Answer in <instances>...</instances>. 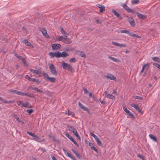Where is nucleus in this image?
<instances>
[{"label":"nucleus","mask_w":160,"mask_h":160,"mask_svg":"<svg viewBox=\"0 0 160 160\" xmlns=\"http://www.w3.org/2000/svg\"><path fill=\"white\" fill-rule=\"evenodd\" d=\"M29 104L27 102H22V105H21V106L22 107H30L31 108L32 107L31 106H29Z\"/></svg>","instance_id":"21"},{"label":"nucleus","mask_w":160,"mask_h":160,"mask_svg":"<svg viewBox=\"0 0 160 160\" xmlns=\"http://www.w3.org/2000/svg\"><path fill=\"white\" fill-rule=\"evenodd\" d=\"M78 105L80 107V108L82 109L84 111H87L88 112H89V110L88 109L85 107H84L82 104L80 102H78Z\"/></svg>","instance_id":"18"},{"label":"nucleus","mask_w":160,"mask_h":160,"mask_svg":"<svg viewBox=\"0 0 160 160\" xmlns=\"http://www.w3.org/2000/svg\"><path fill=\"white\" fill-rule=\"evenodd\" d=\"M34 90L40 93H43V92L42 91L39 89L38 88L36 87H35L34 88Z\"/></svg>","instance_id":"36"},{"label":"nucleus","mask_w":160,"mask_h":160,"mask_svg":"<svg viewBox=\"0 0 160 160\" xmlns=\"http://www.w3.org/2000/svg\"><path fill=\"white\" fill-rule=\"evenodd\" d=\"M68 128L70 131L73 132L74 135L80 141L81 140L80 137L79 135L76 128L70 125L68 126Z\"/></svg>","instance_id":"1"},{"label":"nucleus","mask_w":160,"mask_h":160,"mask_svg":"<svg viewBox=\"0 0 160 160\" xmlns=\"http://www.w3.org/2000/svg\"><path fill=\"white\" fill-rule=\"evenodd\" d=\"M63 42L67 44H70L71 43V41L68 38L66 40H65Z\"/></svg>","instance_id":"34"},{"label":"nucleus","mask_w":160,"mask_h":160,"mask_svg":"<svg viewBox=\"0 0 160 160\" xmlns=\"http://www.w3.org/2000/svg\"><path fill=\"white\" fill-rule=\"evenodd\" d=\"M123 109L125 112L129 116H133V114L129 111L125 107H123Z\"/></svg>","instance_id":"19"},{"label":"nucleus","mask_w":160,"mask_h":160,"mask_svg":"<svg viewBox=\"0 0 160 160\" xmlns=\"http://www.w3.org/2000/svg\"><path fill=\"white\" fill-rule=\"evenodd\" d=\"M122 6L123 8L128 12H132V10L125 4H123Z\"/></svg>","instance_id":"11"},{"label":"nucleus","mask_w":160,"mask_h":160,"mask_svg":"<svg viewBox=\"0 0 160 160\" xmlns=\"http://www.w3.org/2000/svg\"><path fill=\"white\" fill-rule=\"evenodd\" d=\"M152 59L155 62H159L160 61V59L157 57H152Z\"/></svg>","instance_id":"27"},{"label":"nucleus","mask_w":160,"mask_h":160,"mask_svg":"<svg viewBox=\"0 0 160 160\" xmlns=\"http://www.w3.org/2000/svg\"><path fill=\"white\" fill-rule=\"evenodd\" d=\"M62 66L64 69L67 70L69 71H72V67L69 64L63 62L62 64Z\"/></svg>","instance_id":"4"},{"label":"nucleus","mask_w":160,"mask_h":160,"mask_svg":"<svg viewBox=\"0 0 160 160\" xmlns=\"http://www.w3.org/2000/svg\"><path fill=\"white\" fill-rule=\"evenodd\" d=\"M79 55L82 57L86 58V55L84 53V52L82 51H79Z\"/></svg>","instance_id":"28"},{"label":"nucleus","mask_w":160,"mask_h":160,"mask_svg":"<svg viewBox=\"0 0 160 160\" xmlns=\"http://www.w3.org/2000/svg\"><path fill=\"white\" fill-rule=\"evenodd\" d=\"M91 148L93 150L96 152H97V153L98 152V151L97 149L95 147H94L93 146H91Z\"/></svg>","instance_id":"42"},{"label":"nucleus","mask_w":160,"mask_h":160,"mask_svg":"<svg viewBox=\"0 0 160 160\" xmlns=\"http://www.w3.org/2000/svg\"><path fill=\"white\" fill-rule=\"evenodd\" d=\"M73 142V143L75 145H76L77 147H79V145L74 140V141Z\"/></svg>","instance_id":"56"},{"label":"nucleus","mask_w":160,"mask_h":160,"mask_svg":"<svg viewBox=\"0 0 160 160\" xmlns=\"http://www.w3.org/2000/svg\"><path fill=\"white\" fill-rule=\"evenodd\" d=\"M25 94L26 95H25V96H26L29 97H31V96L30 94L25 93Z\"/></svg>","instance_id":"59"},{"label":"nucleus","mask_w":160,"mask_h":160,"mask_svg":"<svg viewBox=\"0 0 160 160\" xmlns=\"http://www.w3.org/2000/svg\"><path fill=\"white\" fill-rule=\"evenodd\" d=\"M22 103V102L21 101H18L17 102V104L18 105L21 106Z\"/></svg>","instance_id":"54"},{"label":"nucleus","mask_w":160,"mask_h":160,"mask_svg":"<svg viewBox=\"0 0 160 160\" xmlns=\"http://www.w3.org/2000/svg\"><path fill=\"white\" fill-rule=\"evenodd\" d=\"M59 52L57 51L55 52H50L49 53V55L51 57H56L57 58H59L58 55Z\"/></svg>","instance_id":"10"},{"label":"nucleus","mask_w":160,"mask_h":160,"mask_svg":"<svg viewBox=\"0 0 160 160\" xmlns=\"http://www.w3.org/2000/svg\"><path fill=\"white\" fill-rule=\"evenodd\" d=\"M131 106L133 107H134L137 111H138L139 112H141V109L138 107V105L137 104H132L131 105Z\"/></svg>","instance_id":"20"},{"label":"nucleus","mask_w":160,"mask_h":160,"mask_svg":"<svg viewBox=\"0 0 160 160\" xmlns=\"http://www.w3.org/2000/svg\"><path fill=\"white\" fill-rule=\"evenodd\" d=\"M14 117L17 121H18L19 122H20V119L16 115L14 114Z\"/></svg>","instance_id":"40"},{"label":"nucleus","mask_w":160,"mask_h":160,"mask_svg":"<svg viewBox=\"0 0 160 160\" xmlns=\"http://www.w3.org/2000/svg\"><path fill=\"white\" fill-rule=\"evenodd\" d=\"M30 81H33V82H38V83H39L40 82L38 80H36V79L35 78H31V79L30 80Z\"/></svg>","instance_id":"37"},{"label":"nucleus","mask_w":160,"mask_h":160,"mask_svg":"<svg viewBox=\"0 0 160 160\" xmlns=\"http://www.w3.org/2000/svg\"><path fill=\"white\" fill-rule=\"evenodd\" d=\"M69 61L70 62H76V60L75 58H73L70 59Z\"/></svg>","instance_id":"45"},{"label":"nucleus","mask_w":160,"mask_h":160,"mask_svg":"<svg viewBox=\"0 0 160 160\" xmlns=\"http://www.w3.org/2000/svg\"><path fill=\"white\" fill-rule=\"evenodd\" d=\"M22 61L25 66H28V64L25 60V58H24L22 60Z\"/></svg>","instance_id":"47"},{"label":"nucleus","mask_w":160,"mask_h":160,"mask_svg":"<svg viewBox=\"0 0 160 160\" xmlns=\"http://www.w3.org/2000/svg\"><path fill=\"white\" fill-rule=\"evenodd\" d=\"M40 31H41L43 34V35L46 38H50L49 36L47 34V32L46 30L44 28H41Z\"/></svg>","instance_id":"8"},{"label":"nucleus","mask_w":160,"mask_h":160,"mask_svg":"<svg viewBox=\"0 0 160 160\" xmlns=\"http://www.w3.org/2000/svg\"><path fill=\"white\" fill-rule=\"evenodd\" d=\"M103 5H102L101 4H98L96 5L97 7L99 8H100Z\"/></svg>","instance_id":"62"},{"label":"nucleus","mask_w":160,"mask_h":160,"mask_svg":"<svg viewBox=\"0 0 160 160\" xmlns=\"http://www.w3.org/2000/svg\"><path fill=\"white\" fill-rule=\"evenodd\" d=\"M130 24L132 26H134L135 23H134V21L133 20H132L130 21H129Z\"/></svg>","instance_id":"41"},{"label":"nucleus","mask_w":160,"mask_h":160,"mask_svg":"<svg viewBox=\"0 0 160 160\" xmlns=\"http://www.w3.org/2000/svg\"><path fill=\"white\" fill-rule=\"evenodd\" d=\"M52 49L55 50H57L61 47V45L59 44L54 43L52 45Z\"/></svg>","instance_id":"9"},{"label":"nucleus","mask_w":160,"mask_h":160,"mask_svg":"<svg viewBox=\"0 0 160 160\" xmlns=\"http://www.w3.org/2000/svg\"><path fill=\"white\" fill-rule=\"evenodd\" d=\"M83 90L84 91V92L85 94H86L88 93V91L87 89L84 88L83 89Z\"/></svg>","instance_id":"57"},{"label":"nucleus","mask_w":160,"mask_h":160,"mask_svg":"<svg viewBox=\"0 0 160 160\" xmlns=\"http://www.w3.org/2000/svg\"><path fill=\"white\" fill-rule=\"evenodd\" d=\"M26 112L30 114L33 112V110L32 109H28L26 110Z\"/></svg>","instance_id":"49"},{"label":"nucleus","mask_w":160,"mask_h":160,"mask_svg":"<svg viewBox=\"0 0 160 160\" xmlns=\"http://www.w3.org/2000/svg\"><path fill=\"white\" fill-rule=\"evenodd\" d=\"M67 156L69 157L71 159L72 157H72L71 156V154L68 153V152H67L66 154H65Z\"/></svg>","instance_id":"51"},{"label":"nucleus","mask_w":160,"mask_h":160,"mask_svg":"<svg viewBox=\"0 0 160 160\" xmlns=\"http://www.w3.org/2000/svg\"><path fill=\"white\" fill-rule=\"evenodd\" d=\"M44 76L46 78L47 80L51 82H55V78L54 77H49L48 74L45 73L44 74Z\"/></svg>","instance_id":"6"},{"label":"nucleus","mask_w":160,"mask_h":160,"mask_svg":"<svg viewBox=\"0 0 160 160\" xmlns=\"http://www.w3.org/2000/svg\"><path fill=\"white\" fill-rule=\"evenodd\" d=\"M100 8L99 12L100 13H102L105 11V7L104 6H102Z\"/></svg>","instance_id":"32"},{"label":"nucleus","mask_w":160,"mask_h":160,"mask_svg":"<svg viewBox=\"0 0 160 160\" xmlns=\"http://www.w3.org/2000/svg\"><path fill=\"white\" fill-rule=\"evenodd\" d=\"M64 37L63 36H61L59 38L58 40L59 41H62L63 42L64 41Z\"/></svg>","instance_id":"46"},{"label":"nucleus","mask_w":160,"mask_h":160,"mask_svg":"<svg viewBox=\"0 0 160 160\" xmlns=\"http://www.w3.org/2000/svg\"><path fill=\"white\" fill-rule=\"evenodd\" d=\"M140 0H132L131 1L132 3L133 4H136L138 3Z\"/></svg>","instance_id":"35"},{"label":"nucleus","mask_w":160,"mask_h":160,"mask_svg":"<svg viewBox=\"0 0 160 160\" xmlns=\"http://www.w3.org/2000/svg\"><path fill=\"white\" fill-rule=\"evenodd\" d=\"M148 63H147V64H144L143 66V67L142 68V69L141 70V73H142L143 72L145 68H146L147 70H148Z\"/></svg>","instance_id":"22"},{"label":"nucleus","mask_w":160,"mask_h":160,"mask_svg":"<svg viewBox=\"0 0 160 160\" xmlns=\"http://www.w3.org/2000/svg\"><path fill=\"white\" fill-rule=\"evenodd\" d=\"M112 43L114 45L116 46L119 47H125L126 46V45L125 44H119L117 42H112Z\"/></svg>","instance_id":"13"},{"label":"nucleus","mask_w":160,"mask_h":160,"mask_svg":"<svg viewBox=\"0 0 160 160\" xmlns=\"http://www.w3.org/2000/svg\"><path fill=\"white\" fill-rule=\"evenodd\" d=\"M25 94L26 95H25V96H26L29 97H31V96L30 94L25 93Z\"/></svg>","instance_id":"58"},{"label":"nucleus","mask_w":160,"mask_h":160,"mask_svg":"<svg viewBox=\"0 0 160 160\" xmlns=\"http://www.w3.org/2000/svg\"><path fill=\"white\" fill-rule=\"evenodd\" d=\"M104 93L106 95V97L107 98L112 100H115V99L116 98L114 96L111 94L108 93L107 91L104 92Z\"/></svg>","instance_id":"7"},{"label":"nucleus","mask_w":160,"mask_h":160,"mask_svg":"<svg viewBox=\"0 0 160 160\" xmlns=\"http://www.w3.org/2000/svg\"><path fill=\"white\" fill-rule=\"evenodd\" d=\"M25 78L30 81L31 78L28 75H26L25 76Z\"/></svg>","instance_id":"53"},{"label":"nucleus","mask_w":160,"mask_h":160,"mask_svg":"<svg viewBox=\"0 0 160 160\" xmlns=\"http://www.w3.org/2000/svg\"><path fill=\"white\" fill-rule=\"evenodd\" d=\"M73 142V143L75 145H76L77 147H79V145L74 140V141Z\"/></svg>","instance_id":"55"},{"label":"nucleus","mask_w":160,"mask_h":160,"mask_svg":"<svg viewBox=\"0 0 160 160\" xmlns=\"http://www.w3.org/2000/svg\"><path fill=\"white\" fill-rule=\"evenodd\" d=\"M152 64L154 66L156 67L157 68L160 69V64L156 63H153Z\"/></svg>","instance_id":"39"},{"label":"nucleus","mask_w":160,"mask_h":160,"mask_svg":"<svg viewBox=\"0 0 160 160\" xmlns=\"http://www.w3.org/2000/svg\"><path fill=\"white\" fill-rule=\"evenodd\" d=\"M61 32L62 34L65 35L66 34V32L62 28H61Z\"/></svg>","instance_id":"44"},{"label":"nucleus","mask_w":160,"mask_h":160,"mask_svg":"<svg viewBox=\"0 0 160 160\" xmlns=\"http://www.w3.org/2000/svg\"><path fill=\"white\" fill-rule=\"evenodd\" d=\"M29 71L32 73L39 75L41 74V72L39 70H35L32 69H30Z\"/></svg>","instance_id":"16"},{"label":"nucleus","mask_w":160,"mask_h":160,"mask_svg":"<svg viewBox=\"0 0 160 160\" xmlns=\"http://www.w3.org/2000/svg\"><path fill=\"white\" fill-rule=\"evenodd\" d=\"M51 158L53 160H57L56 158L52 155H51Z\"/></svg>","instance_id":"63"},{"label":"nucleus","mask_w":160,"mask_h":160,"mask_svg":"<svg viewBox=\"0 0 160 160\" xmlns=\"http://www.w3.org/2000/svg\"><path fill=\"white\" fill-rule=\"evenodd\" d=\"M27 133L30 135L34 137V138L32 139L33 140L39 142H40L43 140H42L41 138L37 136L36 135H35L33 133H32L31 132H28Z\"/></svg>","instance_id":"3"},{"label":"nucleus","mask_w":160,"mask_h":160,"mask_svg":"<svg viewBox=\"0 0 160 160\" xmlns=\"http://www.w3.org/2000/svg\"><path fill=\"white\" fill-rule=\"evenodd\" d=\"M108 58L110 59L111 60H112L113 62H119V60L111 56L108 57Z\"/></svg>","instance_id":"24"},{"label":"nucleus","mask_w":160,"mask_h":160,"mask_svg":"<svg viewBox=\"0 0 160 160\" xmlns=\"http://www.w3.org/2000/svg\"><path fill=\"white\" fill-rule=\"evenodd\" d=\"M58 54L59 58L65 57L69 55L68 54L65 52H59Z\"/></svg>","instance_id":"12"},{"label":"nucleus","mask_w":160,"mask_h":160,"mask_svg":"<svg viewBox=\"0 0 160 160\" xmlns=\"http://www.w3.org/2000/svg\"><path fill=\"white\" fill-rule=\"evenodd\" d=\"M120 32L121 33H127L129 35V34L130 33V32H129V31L127 30H121L120 31Z\"/></svg>","instance_id":"29"},{"label":"nucleus","mask_w":160,"mask_h":160,"mask_svg":"<svg viewBox=\"0 0 160 160\" xmlns=\"http://www.w3.org/2000/svg\"><path fill=\"white\" fill-rule=\"evenodd\" d=\"M68 115H70L72 117H73L74 115V113L73 112H69L68 111Z\"/></svg>","instance_id":"38"},{"label":"nucleus","mask_w":160,"mask_h":160,"mask_svg":"<svg viewBox=\"0 0 160 160\" xmlns=\"http://www.w3.org/2000/svg\"><path fill=\"white\" fill-rule=\"evenodd\" d=\"M72 151L78 158H80V155L76 151H75V150H74L73 149H72Z\"/></svg>","instance_id":"31"},{"label":"nucleus","mask_w":160,"mask_h":160,"mask_svg":"<svg viewBox=\"0 0 160 160\" xmlns=\"http://www.w3.org/2000/svg\"><path fill=\"white\" fill-rule=\"evenodd\" d=\"M149 136L151 139L153 140L155 142H157V139L155 136H153L152 134H149Z\"/></svg>","instance_id":"26"},{"label":"nucleus","mask_w":160,"mask_h":160,"mask_svg":"<svg viewBox=\"0 0 160 160\" xmlns=\"http://www.w3.org/2000/svg\"><path fill=\"white\" fill-rule=\"evenodd\" d=\"M14 55L18 58L22 60L24 58H23L21 57V56H19L18 54L16 53H15L14 54Z\"/></svg>","instance_id":"33"},{"label":"nucleus","mask_w":160,"mask_h":160,"mask_svg":"<svg viewBox=\"0 0 160 160\" xmlns=\"http://www.w3.org/2000/svg\"><path fill=\"white\" fill-rule=\"evenodd\" d=\"M105 77L111 80H114L116 78V77L112 74H109L108 75H106L105 76Z\"/></svg>","instance_id":"17"},{"label":"nucleus","mask_w":160,"mask_h":160,"mask_svg":"<svg viewBox=\"0 0 160 160\" xmlns=\"http://www.w3.org/2000/svg\"><path fill=\"white\" fill-rule=\"evenodd\" d=\"M137 15L139 19H145L146 18V16L142 14L139 12H137Z\"/></svg>","instance_id":"15"},{"label":"nucleus","mask_w":160,"mask_h":160,"mask_svg":"<svg viewBox=\"0 0 160 160\" xmlns=\"http://www.w3.org/2000/svg\"><path fill=\"white\" fill-rule=\"evenodd\" d=\"M23 43H25L27 46H30L31 45V43L30 42H28L27 40H24L22 41Z\"/></svg>","instance_id":"25"},{"label":"nucleus","mask_w":160,"mask_h":160,"mask_svg":"<svg viewBox=\"0 0 160 160\" xmlns=\"http://www.w3.org/2000/svg\"><path fill=\"white\" fill-rule=\"evenodd\" d=\"M90 134L94 138L96 141L97 144L98 145L101 146L102 145V142L99 140L98 137L96 135L92 132L90 133Z\"/></svg>","instance_id":"5"},{"label":"nucleus","mask_w":160,"mask_h":160,"mask_svg":"<svg viewBox=\"0 0 160 160\" xmlns=\"http://www.w3.org/2000/svg\"><path fill=\"white\" fill-rule=\"evenodd\" d=\"M112 94H116V95H117V92L115 91V90H114L113 92H112Z\"/></svg>","instance_id":"64"},{"label":"nucleus","mask_w":160,"mask_h":160,"mask_svg":"<svg viewBox=\"0 0 160 160\" xmlns=\"http://www.w3.org/2000/svg\"><path fill=\"white\" fill-rule=\"evenodd\" d=\"M129 35L131 36H133L134 37H136V36H137V34L132 33L131 32H130V33L129 34Z\"/></svg>","instance_id":"50"},{"label":"nucleus","mask_w":160,"mask_h":160,"mask_svg":"<svg viewBox=\"0 0 160 160\" xmlns=\"http://www.w3.org/2000/svg\"><path fill=\"white\" fill-rule=\"evenodd\" d=\"M25 94V93L21 91H19L18 95H21L22 96H24Z\"/></svg>","instance_id":"48"},{"label":"nucleus","mask_w":160,"mask_h":160,"mask_svg":"<svg viewBox=\"0 0 160 160\" xmlns=\"http://www.w3.org/2000/svg\"><path fill=\"white\" fill-rule=\"evenodd\" d=\"M9 91L10 92H12L13 93H16V94L18 95L19 91L15 90L10 89L9 90Z\"/></svg>","instance_id":"30"},{"label":"nucleus","mask_w":160,"mask_h":160,"mask_svg":"<svg viewBox=\"0 0 160 160\" xmlns=\"http://www.w3.org/2000/svg\"><path fill=\"white\" fill-rule=\"evenodd\" d=\"M49 67L52 74L54 76L57 75V72L54 66L52 64H49Z\"/></svg>","instance_id":"2"},{"label":"nucleus","mask_w":160,"mask_h":160,"mask_svg":"<svg viewBox=\"0 0 160 160\" xmlns=\"http://www.w3.org/2000/svg\"><path fill=\"white\" fill-rule=\"evenodd\" d=\"M112 12L114 13V15H115L117 18L120 19H122V17L116 11L113 9H112Z\"/></svg>","instance_id":"14"},{"label":"nucleus","mask_w":160,"mask_h":160,"mask_svg":"<svg viewBox=\"0 0 160 160\" xmlns=\"http://www.w3.org/2000/svg\"><path fill=\"white\" fill-rule=\"evenodd\" d=\"M65 135L69 139H70L72 137L68 133H66V134Z\"/></svg>","instance_id":"52"},{"label":"nucleus","mask_w":160,"mask_h":160,"mask_svg":"<svg viewBox=\"0 0 160 160\" xmlns=\"http://www.w3.org/2000/svg\"><path fill=\"white\" fill-rule=\"evenodd\" d=\"M134 98L135 99H137L142 100V97H139V96H134Z\"/></svg>","instance_id":"43"},{"label":"nucleus","mask_w":160,"mask_h":160,"mask_svg":"<svg viewBox=\"0 0 160 160\" xmlns=\"http://www.w3.org/2000/svg\"><path fill=\"white\" fill-rule=\"evenodd\" d=\"M35 88V87H32V86H29L28 87L29 89H31L32 90H34V88Z\"/></svg>","instance_id":"60"},{"label":"nucleus","mask_w":160,"mask_h":160,"mask_svg":"<svg viewBox=\"0 0 160 160\" xmlns=\"http://www.w3.org/2000/svg\"><path fill=\"white\" fill-rule=\"evenodd\" d=\"M89 96L90 97H91L92 98H94V96L92 94V93H91V92L89 93Z\"/></svg>","instance_id":"61"},{"label":"nucleus","mask_w":160,"mask_h":160,"mask_svg":"<svg viewBox=\"0 0 160 160\" xmlns=\"http://www.w3.org/2000/svg\"><path fill=\"white\" fill-rule=\"evenodd\" d=\"M148 63H147V64H144L143 66V67L142 68V69L141 70V73H142L143 72L145 68H146L147 70H148Z\"/></svg>","instance_id":"23"}]
</instances>
